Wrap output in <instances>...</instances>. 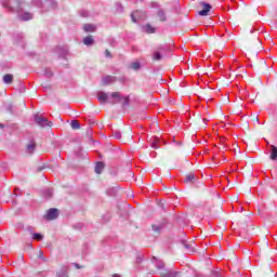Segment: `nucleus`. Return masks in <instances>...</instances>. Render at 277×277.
Segmentation results:
<instances>
[{"instance_id": "f257e3e1", "label": "nucleus", "mask_w": 277, "mask_h": 277, "mask_svg": "<svg viewBox=\"0 0 277 277\" xmlns=\"http://www.w3.org/2000/svg\"><path fill=\"white\" fill-rule=\"evenodd\" d=\"M16 8H13L10 5V2L4 1L2 2V8H5V10H8V12H16L18 18H21V21H31V18H34V14L29 13V12H24L23 8H21V1H16Z\"/></svg>"}, {"instance_id": "f03ea898", "label": "nucleus", "mask_w": 277, "mask_h": 277, "mask_svg": "<svg viewBox=\"0 0 277 277\" xmlns=\"http://www.w3.org/2000/svg\"><path fill=\"white\" fill-rule=\"evenodd\" d=\"M35 122L39 127H53V122L49 121L47 117H43L41 114H36L35 115Z\"/></svg>"}, {"instance_id": "7ed1b4c3", "label": "nucleus", "mask_w": 277, "mask_h": 277, "mask_svg": "<svg viewBox=\"0 0 277 277\" xmlns=\"http://www.w3.org/2000/svg\"><path fill=\"white\" fill-rule=\"evenodd\" d=\"M170 51V47L168 45H161L154 52V60L159 61L166 55V52Z\"/></svg>"}, {"instance_id": "20e7f679", "label": "nucleus", "mask_w": 277, "mask_h": 277, "mask_svg": "<svg viewBox=\"0 0 277 277\" xmlns=\"http://www.w3.org/2000/svg\"><path fill=\"white\" fill-rule=\"evenodd\" d=\"M60 215V210L55 209V208H51L48 213L45 214V220H57Z\"/></svg>"}, {"instance_id": "39448f33", "label": "nucleus", "mask_w": 277, "mask_h": 277, "mask_svg": "<svg viewBox=\"0 0 277 277\" xmlns=\"http://www.w3.org/2000/svg\"><path fill=\"white\" fill-rule=\"evenodd\" d=\"M44 1L45 3L36 2V5H38V8H52V9L57 8V3H55V1L53 0H44Z\"/></svg>"}, {"instance_id": "423d86ee", "label": "nucleus", "mask_w": 277, "mask_h": 277, "mask_svg": "<svg viewBox=\"0 0 277 277\" xmlns=\"http://www.w3.org/2000/svg\"><path fill=\"white\" fill-rule=\"evenodd\" d=\"M202 10L199 11V16H208L209 12H211V4L201 2Z\"/></svg>"}, {"instance_id": "0eeeda50", "label": "nucleus", "mask_w": 277, "mask_h": 277, "mask_svg": "<svg viewBox=\"0 0 277 277\" xmlns=\"http://www.w3.org/2000/svg\"><path fill=\"white\" fill-rule=\"evenodd\" d=\"M161 277H183V274L179 271H167L161 274Z\"/></svg>"}, {"instance_id": "6e6552de", "label": "nucleus", "mask_w": 277, "mask_h": 277, "mask_svg": "<svg viewBox=\"0 0 277 277\" xmlns=\"http://www.w3.org/2000/svg\"><path fill=\"white\" fill-rule=\"evenodd\" d=\"M36 150V141H30V143L27 145L26 153L28 155H34Z\"/></svg>"}, {"instance_id": "1a4fd4ad", "label": "nucleus", "mask_w": 277, "mask_h": 277, "mask_svg": "<svg viewBox=\"0 0 277 277\" xmlns=\"http://www.w3.org/2000/svg\"><path fill=\"white\" fill-rule=\"evenodd\" d=\"M83 29L87 34H89V32L92 34V32L96 31V26L94 24H85L83 26Z\"/></svg>"}, {"instance_id": "9d476101", "label": "nucleus", "mask_w": 277, "mask_h": 277, "mask_svg": "<svg viewBox=\"0 0 277 277\" xmlns=\"http://www.w3.org/2000/svg\"><path fill=\"white\" fill-rule=\"evenodd\" d=\"M104 85H109V83H114L116 81V77L114 76H105L103 79H102Z\"/></svg>"}, {"instance_id": "9b49d317", "label": "nucleus", "mask_w": 277, "mask_h": 277, "mask_svg": "<svg viewBox=\"0 0 277 277\" xmlns=\"http://www.w3.org/2000/svg\"><path fill=\"white\" fill-rule=\"evenodd\" d=\"M196 181H198V177L194 173H189L186 175L184 183H196Z\"/></svg>"}, {"instance_id": "f8f14e48", "label": "nucleus", "mask_w": 277, "mask_h": 277, "mask_svg": "<svg viewBox=\"0 0 277 277\" xmlns=\"http://www.w3.org/2000/svg\"><path fill=\"white\" fill-rule=\"evenodd\" d=\"M111 98H114V101H111V103L116 104V103H120L122 96L120 95V92H114V93H111Z\"/></svg>"}, {"instance_id": "ddd939ff", "label": "nucleus", "mask_w": 277, "mask_h": 277, "mask_svg": "<svg viewBox=\"0 0 277 277\" xmlns=\"http://www.w3.org/2000/svg\"><path fill=\"white\" fill-rule=\"evenodd\" d=\"M103 170H105V163L104 162H96L95 164V172L96 174H101V172H103Z\"/></svg>"}, {"instance_id": "4468645a", "label": "nucleus", "mask_w": 277, "mask_h": 277, "mask_svg": "<svg viewBox=\"0 0 277 277\" xmlns=\"http://www.w3.org/2000/svg\"><path fill=\"white\" fill-rule=\"evenodd\" d=\"M144 31H146V34H155V31H157V28L153 27L150 24H146L144 26Z\"/></svg>"}, {"instance_id": "2eb2a0df", "label": "nucleus", "mask_w": 277, "mask_h": 277, "mask_svg": "<svg viewBox=\"0 0 277 277\" xmlns=\"http://www.w3.org/2000/svg\"><path fill=\"white\" fill-rule=\"evenodd\" d=\"M97 98H98L100 103H105L108 98L107 93L98 92L97 93Z\"/></svg>"}, {"instance_id": "dca6fc26", "label": "nucleus", "mask_w": 277, "mask_h": 277, "mask_svg": "<svg viewBox=\"0 0 277 277\" xmlns=\"http://www.w3.org/2000/svg\"><path fill=\"white\" fill-rule=\"evenodd\" d=\"M42 195H43V197H45L47 199L53 198V189H51V188H45V189L42 192Z\"/></svg>"}, {"instance_id": "f3484780", "label": "nucleus", "mask_w": 277, "mask_h": 277, "mask_svg": "<svg viewBox=\"0 0 277 277\" xmlns=\"http://www.w3.org/2000/svg\"><path fill=\"white\" fill-rule=\"evenodd\" d=\"M14 81V76L12 74H6L3 76L4 83H12Z\"/></svg>"}, {"instance_id": "a211bd4d", "label": "nucleus", "mask_w": 277, "mask_h": 277, "mask_svg": "<svg viewBox=\"0 0 277 277\" xmlns=\"http://www.w3.org/2000/svg\"><path fill=\"white\" fill-rule=\"evenodd\" d=\"M83 43H84L87 47H90V45L94 44V38H92V36L85 37V38L83 39Z\"/></svg>"}, {"instance_id": "6ab92c4d", "label": "nucleus", "mask_w": 277, "mask_h": 277, "mask_svg": "<svg viewBox=\"0 0 277 277\" xmlns=\"http://www.w3.org/2000/svg\"><path fill=\"white\" fill-rule=\"evenodd\" d=\"M154 261H156V267L158 269H163V267H166V263H163L161 260H158L157 258L154 256Z\"/></svg>"}, {"instance_id": "aec40b11", "label": "nucleus", "mask_w": 277, "mask_h": 277, "mask_svg": "<svg viewBox=\"0 0 277 277\" xmlns=\"http://www.w3.org/2000/svg\"><path fill=\"white\" fill-rule=\"evenodd\" d=\"M271 159H273V161H276L277 159V147L274 145H272Z\"/></svg>"}, {"instance_id": "412c9836", "label": "nucleus", "mask_w": 277, "mask_h": 277, "mask_svg": "<svg viewBox=\"0 0 277 277\" xmlns=\"http://www.w3.org/2000/svg\"><path fill=\"white\" fill-rule=\"evenodd\" d=\"M151 148H159V137L155 136L151 142Z\"/></svg>"}, {"instance_id": "4be33fe9", "label": "nucleus", "mask_w": 277, "mask_h": 277, "mask_svg": "<svg viewBox=\"0 0 277 277\" xmlns=\"http://www.w3.org/2000/svg\"><path fill=\"white\" fill-rule=\"evenodd\" d=\"M157 14L162 23L167 21L166 12H163V10L160 9Z\"/></svg>"}, {"instance_id": "5701e85b", "label": "nucleus", "mask_w": 277, "mask_h": 277, "mask_svg": "<svg viewBox=\"0 0 277 277\" xmlns=\"http://www.w3.org/2000/svg\"><path fill=\"white\" fill-rule=\"evenodd\" d=\"M32 239H35L36 241H42V239H44V236H42V234H34Z\"/></svg>"}, {"instance_id": "b1692460", "label": "nucleus", "mask_w": 277, "mask_h": 277, "mask_svg": "<svg viewBox=\"0 0 277 277\" xmlns=\"http://www.w3.org/2000/svg\"><path fill=\"white\" fill-rule=\"evenodd\" d=\"M80 124H79V121L77 120H72L71 121V129H80Z\"/></svg>"}, {"instance_id": "393cba45", "label": "nucleus", "mask_w": 277, "mask_h": 277, "mask_svg": "<svg viewBox=\"0 0 277 277\" xmlns=\"http://www.w3.org/2000/svg\"><path fill=\"white\" fill-rule=\"evenodd\" d=\"M137 14H140V11H134V12L131 14V18H132L133 23H137V19L135 18V16H137Z\"/></svg>"}, {"instance_id": "a878e982", "label": "nucleus", "mask_w": 277, "mask_h": 277, "mask_svg": "<svg viewBox=\"0 0 277 277\" xmlns=\"http://www.w3.org/2000/svg\"><path fill=\"white\" fill-rule=\"evenodd\" d=\"M131 68H133V70H140V63H137V62L132 63Z\"/></svg>"}, {"instance_id": "bb28decb", "label": "nucleus", "mask_w": 277, "mask_h": 277, "mask_svg": "<svg viewBox=\"0 0 277 277\" xmlns=\"http://www.w3.org/2000/svg\"><path fill=\"white\" fill-rule=\"evenodd\" d=\"M80 16H82L83 18H88V16H90V12H88V11H80Z\"/></svg>"}, {"instance_id": "cd10ccee", "label": "nucleus", "mask_w": 277, "mask_h": 277, "mask_svg": "<svg viewBox=\"0 0 277 277\" xmlns=\"http://www.w3.org/2000/svg\"><path fill=\"white\" fill-rule=\"evenodd\" d=\"M115 137L116 140H120V137H122V134L120 132H115Z\"/></svg>"}, {"instance_id": "c85d7f7f", "label": "nucleus", "mask_w": 277, "mask_h": 277, "mask_svg": "<svg viewBox=\"0 0 277 277\" xmlns=\"http://www.w3.org/2000/svg\"><path fill=\"white\" fill-rule=\"evenodd\" d=\"M153 230H156L157 233H159L161 230V226L153 225Z\"/></svg>"}, {"instance_id": "c756f323", "label": "nucleus", "mask_w": 277, "mask_h": 277, "mask_svg": "<svg viewBox=\"0 0 277 277\" xmlns=\"http://www.w3.org/2000/svg\"><path fill=\"white\" fill-rule=\"evenodd\" d=\"M212 274H213L214 277H220L221 276L220 271H214Z\"/></svg>"}, {"instance_id": "7c9ffc66", "label": "nucleus", "mask_w": 277, "mask_h": 277, "mask_svg": "<svg viewBox=\"0 0 277 277\" xmlns=\"http://www.w3.org/2000/svg\"><path fill=\"white\" fill-rule=\"evenodd\" d=\"M123 105H129V96H127V97H123Z\"/></svg>"}, {"instance_id": "2f4dec72", "label": "nucleus", "mask_w": 277, "mask_h": 277, "mask_svg": "<svg viewBox=\"0 0 277 277\" xmlns=\"http://www.w3.org/2000/svg\"><path fill=\"white\" fill-rule=\"evenodd\" d=\"M105 55H106V57H111V53L109 52V50L105 51Z\"/></svg>"}, {"instance_id": "473e14b6", "label": "nucleus", "mask_w": 277, "mask_h": 277, "mask_svg": "<svg viewBox=\"0 0 277 277\" xmlns=\"http://www.w3.org/2000/svg\"><path fill=\"white\" fill-rule=\"evenodd\" d=\"M66 276V273H58L57 275H56V277H65Z\"/></svg>"}, {"instance_id": "72a5a7b5", "label": "nucleus", "mask_w": 277, "mask_h": 277, "mask_svg": "<svg viewBox=\"0 0 277 277\" xmlns=\"http://www.w3.org/2000/svg\"><path fill=\"white\" fill-rule=\"evenodd\" d=\"M45 75H47V77H53V72H51V71H45Z\"/></svg>"}, {"instance_id": "f704fd0d", "label": "nucleus", "mask_w": 277, "mask_h": 277, "mask_svg": "<svg viewBox=\"0 0 277 277\" xmlns=\"http://www.w3.org/2000/svg\"><path fill=\"white\" fill-rule=\"evenodd\" d=\"M43 254L44 253L42 251H39V259H42Z\"/></svg>"}, {"instance_id": "c9c22d12", "label": "nucleus", "mask_w": 277, "mask_h": 277, "mask_svg": "<svg viewBox=\"0 0 277 277\" xmlns=\"http://www.w3.org/2000/svg\"><path fill=\"white\" fill-rule=\"evenodd\" d=\"M14 194H15V196H18V188L14 189Z\"/></svg>"}, {"instance_id": "e433bc0d", "label": "nucleus", "mask_w": 277, "mask_h": 277, "mask_svg": "<svg viewBox=\"0 0 277 277\" xmlns=\"http://www.w3.org/2000/svg\"><path fill=\"white\" fill-rule=\"evenodd\" d=\"M75 267H77V269H81V266L79 264H75Z\"/></svg>"}, {"instance_id": "4c0bfd02", "label": "nucleus", "mask_w": 277, "mask_h": 277, "mask_svg": "<svg viewBox=\"0 0 277 277\" xmlns=\"http://www.w3.org/2000/svg\"><path fill=\"white\" fill-rule=\"evenodd\" d=\"M113 277H122L120 274H114Z\"/></svg>"}, {"instance_id": "58836bf2", "label": "nucleus", "mask_w": 277, "mask_h": 277, "mask_svg": "<svg viewBox=\"0 0 277 277\" xmlns=\"http://www.w3.org/2000/svg\"><path fill=\"white\" fill-rule=\"evenodd\" d=\"M0 129H3V123H0Z\"/></svg>"}, {"instance_id": "ea45409f", "label": "nucleus", "mask_w": 277, "mask_h": 277, "mask_svg": "<svg viewBox=\"0 0 277 277\" xmlns=\"http://www.w3.org/2000/svg\"><path fill=\"white\" fill-rule=\"evenodd\" d=\"M185 248H189V246L185 245Z\"/></svg>"}]
</instances>
